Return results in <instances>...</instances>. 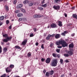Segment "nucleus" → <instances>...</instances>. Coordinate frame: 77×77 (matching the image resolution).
Returning <instances> with one entry per match:
<instances>
[{
    "label": "nucleus",
    "mask_w": 77,
    "mask_h": 77,
    "mask_svg": "<svg viewBox=\"0 0 77 77\" xmlns=\"http://www.w3.org/2000/svg\"><path fill=\"white\" fill-rule=\"evenodd\" d=\"M2 35L4 37V38H5L3 40V42H8V41H9L10 40L12 39V37L11 36H8V35L7 34H4Z\"/></svg>",
    "instance_id": "obj_1"
},
{
    "label": "nucleus",
    "mask_w": 77,
    "mask_h": 77,
    "mask_svg": "<svg viewBox=\"0 0 77 77\" xmlns=\"http://www.w3.org/2000/svg\"><path fill=\"white\" fill-rule=\"evenodd\" d=\"M57 64V59L56 58H54L51 61L50 65L51 66H56Z\"/></svg>",
    "instance_id": "obj_2"
},
{
    "label": "nucleus",
    "mask_w": 77,
    "mask_h": 77,
    "mask_svg": "<svg viewBox=\"0 0 77 77\" xmlns=\"http://www.w3.org/2000/svg\"><path fill=\"white\" fill-rule=\"evenodd\" d=\"M62 46L63 47H68V43H66L64 40H63L62 43Z\"/></svg>",
    "instance_id": "obj_3"
},
{
    "label": "nucleus",
    "mask_w": 77,
    "mask_h": 77,
    "mask_svg": "<svg viewBox=\"0 0 77 77\" xmlns=\"http://www.w3.org/2000/svg\"><path fill=\"white\" fill-rule=\"evenodd\" d=\"M27 42V38L23 40V41L21 43V45H26Z\"/></svg>",
    "instance_id": "obj_4"
},
{
    "label": "nucleus",
    "mask_w": 77,
    "mask_h": 77,
    "mask_svg": "<svg viewBox=\"0 0 77 77\" xmlns=\"http://www.w3.org/2000/svg\"><path fill=\"white\" fill-rule=\"evenodd\" d=\"M60 7L59 5H54L53 7V8L54 9H55V10H57V11H58L60 9Z\"/></svg>",
    "instance_id": "obj_5"
},
{
    "label": "nucleus",
    "mask_w": 77,
    "mask_h": 77,
    "mask_svg": "<svg viewBox=\"0 0 77 77\" xmlns=\"http://www.w3.org/2000/svg\"><path fill=\"white\" fill-rule=\"evenodd\" d=\"M73 49H70V51H68L67 53L69 54V56H72L73 54Z\"/></svg>",
    "instance_id": "obj_6"
},
{
    "label": "nucleus",
    "mask_w": 77,
    "mask_h": 77,
    "mask_svg": "<svg viewBox=\"0 0 77 77\" xmlns=\"http://www.w3.org/2000/svg\"><path fill=\"white\" fill-rule=\"evenodd\" d=\"M63 42V40H59V41H57L56 42V45H62Z\"/></svg>",
    "instance_id": "obj_7"
},
{
    "label": "nucleus",
    "mask_w": 77,
    "mask_h": 77,
    "mask_svg": "<svg viewBox=\"0 0 77 77\" xmlns=\"http://www.w3.org/2000/svg\"><path fill=\"white\" fill-rule=\"evenodd\" d=\"M5 71L7 73L11 72L12 71V69L10 68L9 67H8L6 68Z\"/></svg>",
    "instance_id": "obj_8"
},
{
    "label": "nucleus",
    "mask_w": 77,
    "mask_h": 77,
    "mask_svg": "<svg viewBox=\"0 0 77 77\" xmlns=\"http://www.w3.org/2000/svg\"><path fill=\"white\" fill-rule=\"evenodd\" d=\"M51 26L52 28H56L57 27V25L54 23H53L51 25Z\"/></svg>",
    "instance_id": "obj_9"
},
{
    "label": "nucleus",
    "mask_w": 77,
    "mask_h": 77,
    "mask_svg": "<svg viewBox=\"0 0 77 77\" xmlns=\"http://www.w3.org/2000/svg\"><path fill=\"white\" fill-rule=\"evenodd\" d=\"M45 62L46 63H49L51 62V59L50 58H48L46 59Z\"/></svg>",
    "instance_id": "obj_10"
},
{
    "label": "nucleus",
    "mask_w": 77,
    "mask_h": 77,
    "mask_svg": "<svg viewBox=\"0 0 77 77\" xmlns=\"http://www.w3.org/2000/svg\"><path fill=\"white\" fill-rule=\"evenodd\" d=\"M60 34H57L55 35V38L56 39H59V38L60 37Z\"/></svg>",
    "instance_id": "obj_11"
},
{
    "label": "nucleus",
    "mask_w": 77,
    "mask_h": 77,
    "mask_svg": "<svg viewBox=\"0 0 77 77\" xmlns=\"http://www.w3.org/2000/svg\"><path fill=\"white\" fill-rule=\"evenodd\" d=\"M58 25L60 27H62V22L61 21H58Z\"/></svg>",
    "instance_id": "obj_12"
},
{
    "label": "nucleus",
    "mask_w": 77,
    "mask_h": 77,
    "mask_svg": "<svg viewBox=\"0 0 77 77\" xmlns=\"http://www.w3.org/2000/svg\"><path fill=\"white\" fill-rule=\"evenodd\" d=\"M67 33H68V32L65 31H64L62 33L61 35H62L63 36H65V34H67Z\"/></svg>",
    "instance_id": "obj_13"
},
{
    "label": "nucleus",
    "mask_w": 77,
    "mask_h": 77,
    "mask_svg": "<svg viewBox=\"0 0 77 77\" xmlns=\"http://www.w3.org/2000/svg\"><path fill=\"white\" fill-rule=\"evenodd\" d=\"M23 4H19L17 6V8L19 9V8H22V7H23Z\"/></svg>",
    "instance_id": "obj_14"
},
{
    "label": "nucleus",
    "mask_w": 77,
    "mask_h": 77,
    "mask_svg": "<svg viewBox=\"0 0 77 77\" xmlns=\"http://www.w3.org/2000/svg\"><path fill=\"white\" fill-rule=\"evenodd\" d=\"M69 48H73L74 47V44L73 43H72L69 45Z\"/></svg>",
    "instance_id": "obj_15"
},
{
    "label": "nucleus",
    "mask_w": 77,
    "mask_h": 77,
    "mask_svg": "<svg viewBox=\"0 0 77 77\" xmlns=\"http://www.w3.org/2000/svg\"><path fill=\"white\" fill-rule=\"evenodd\" d=\"M41 15H36L34 16V18H40L41 17Z\"/></svg>",
    "instance_id": "obj_16"
},
{
    "label": "nucleus",
    "mask_w": 77,
    "mask_h": 77,
    "mask_svg": "<svg viewBox=\"0 0 77 77\" xmlns=\"http://www.w3.org/2000/svg\"><path fill=\"white\" fill-rule=\"evenodd\" d=\"M23 14L21 13H19L17 14V17H22L23 16Z\"/></svg>",
    "instance_id": "obj_17"
},
{
    "label": "nucleus",
    "mask_w": 77,
    "mask_h": 77,
    "mask_svg": "<svg viewBox=\"0 0 77 77\" xmlns=\"http://www.w3.org/2000/svg\"><path fill=\"white\" fill-rule=\"evenodd\" d=\"M9 68H11V69H13V68H14V65H12V64H11Z\"/></svg>",
    "instance_id": "obj_18"
},
{
    "label": "nucleus",
    "mask_w": 77,
    "mask_h": 77,
    "mask_svg": "<svg viewBox=\"0 0 77 77\" xmlns=\"http://www.w3.org/2000/svg\"><path fill=\"white\" fill-rule=\"evenodd\" d=\"M54 71H53V70H51L50 71V75H53V74H54Z\"/></svg>",
    "instance_id": "obj_19"
},
{
    "label": "nucleus",
    "mask_w": 77,
    "mask_h": 77,
    "mask_svg": "<svg viewBox=\"0 0 77 77\" xmlns=\"http://www.w3.org/2000/svg\"><path fill=\"white\" fill-rule=\"evenodd\" d=\"M52 55L54 57H57V54L56 53L52 54Z\"/></svg>",
    "instance_id": "obj_20"
},
{
    "label": "nucleus",
    "mask_w": 77,
    "mask_h": 77,
    "mask_svg": "<svg viewBox=\"0 0 77 77\" xmlns=\"http://www.w3.org/2000/svg\"><path fill=\"white\" fill-rule=\"evenodd\" d=\"M29 1L28 0H26V1H24L23 2V3H24V4H27V3H29Z\"/></svg>",
    "instance_id": "obj_21"
},
{
    "label": "nucleus",
    "mask_w": 77,
    "mask_h": 77,
    "mask_svg": "<svg viewBox=\"0 0 77 77\" xmlns=\"http://www.w3.org/2000/svg\"><path fill=\"white\" fill-rule=\"evenodd\" d=\"M5 7L6 11L8 12V11H9V8L8 7V6L7 5H5Z\"/></svg>",
    "instance_id": "obj_22"
},
{
    "label": "nucleus",
    "mask_w": 77,
    "mask_h": 77,
    "mask_svg": "<svg viewBox=\"0 0 77 77\" xmlns=\"http://www.w3.org/2000/svg\"><path fill=\"white\" fill-rule=\"evenodd\" d=\"M45 75L46 77H49V76H50V73L49 72H46L45 74Z\"/></svg>",
    "instance_id": "obj_23"
},
{
    "label": "nucleus",
    "mask_w": 77,
    "mask_h": 77,
    "mask_svg": "<svg viewBox=\"0 0 77 77\" xmlns=\"http://www.w3.org/2000/svg\"><path fill=\"white\" fill-rule=\"evenodd\" d=\"M4 18H5V17L3 16H1L0 17V20L1 21L4 20Z\"/></svg>",
    "instance_id": "obj_24"
},
{
    "label": "nucleus",
    "mask_w": 77,
    "mask_h": 77,
    "mask_svg": "<svg viewBox=\"0 0 77 77\" xmlns=\"http://www.w3.org/2000/svg\"><path fill=\"white\" fill-rule=\"evenodd\" d=\"M60 0H54L55 3H59V2H60Z\"/></svg>",
    "instance_id": "obj_25"
},
{
    "label": "nucleus",
    "mask_w": 77,
    "mask_h": 77,
    "mask_svg": "<svg viewBox=\"0 0 77 77\" xmlns=\"http://www.w3.org/2000/svg\"><path fill=\"white\" fill-rule=\"evenodd\" d=\"M73 17V18H76V19H77V16L76 14H73L72 15Z\"/></svg>",
    "instance_id": "obj_26"
},
{
    "label": "nucleus",
    "mask_w": 77,
    "mask_h": 77,
    "mask_svg": "<svg viewBox=\"0 0 77 77\" xmlns=\"http://www.w3.org/2000/svg\"><path fill=\"white\" fill-rule=\"evenodd\" d=\"M17 3V0H14L13 1V3L14 5H16Z\"/></svg>",
    "instance_id": "obj_27"
},
{
    "label": "nucleus",
    "mask_w": 77,
    "mask_h": 77,
    "mask_svg": "<svg viewBox=\"0 0 77 77\" xmlns=\"http://www.w3.org/2000/svg\"><path fill=\"white\" fill-rule=\"evenodd\" d=\"M31 53H30V52H29L28 53L27 56H28V57H30L31 56Z\"/></svg>",
    "instance_id": "obj_28"
},
{
    "label": "nucleus",
    "mask_w": 77,
    "mask_h": 77,
    "mask_svg": "<svg viewBox=\"0 0 77 77\" xmlns=\"http://www.w3.org/2000/svg\"><path fill=\"white\" fill-rule=\"evenodd\" d=\"M41 6H42V7H43L44 8H46V7H47V4L42 5Z\"/></svg>",
    "instance_id": "obj_29"
},
{
    "label": "nucleus",
    "mask_w": 77,
    "mask_h": 77,
    "mask_svg": "<svg viewBox=\"0 0 77 77\" xmlns=\"http://www.w3.org/2000/svg\"><path fill=\"white\" fill-rule=\"evenodd\" d=\"M3 50H4V52H6L7 50V48H4Z\"/></svg>",
    "instance_id": "obj_30"
},
{
    "label": "nucleus",
    "mask_w": 77,
    "mask_h": 77,
    "mask_svg": "<svg viewBox=\"0 0 77 77\" xmlns=\"http://www.w3.org/2000/svg\"><path fill=\"white\" fill-rule=\"evenodd\" d=\"M60 49H56V51L57 53H59L60 52Z\"/></svg>",
    "instance_id": "obj_31"
},
{
    "label": "nucleus",
    "mask_w": 77,
    "mask_h": 77,
    "mask_svg": "<svg viewBox=\"0 0 77 77\" xmlns=\"http://www.w3.org/2000/svg\"><path fill=\"white\" fill-rule=\"evenodd\" d=\"M15 48H18V49H20V47L18 46H16L15 47Z\"/></svg>",
    "instance_id": "obj_32"
},
{
    "label": "nucleus",
    "mask_w": 77,
    "mask_h": 77,
    "mask_svg": "<svg viewBox=\"0 0 77 77\" xmlns=\"http://www.w3.org/2000/svg\"><path fill=\"white\" fill-rule=\"evenodd\" d=\"M44 44H42L41 45V48H42V49H44Z\"/></svg>",
    "instance_id": "obj_33"
},
{
    "label": "nucleus",
    "mask_w": 77,
    "mask_h": 77,
    "mask_svg": "<svg viewBox=\"0 0 77 77\" xmlns=\"http://www.w3.org/2000/svg\"><path fill=\"white\" fill-rule=\"evenodd\" d=\"M64 56L65 57H68L69 56V55L66 54H64Z\"/></svg>",
    "instance_id": "obj_34"
},
{
    "label": "nucleus",
    "mask_w": 77,
    "mask_h": 77,
    "mask_svg": "<svg viewBox=\"0 0 77 77\" xmlns=\"http://www.w3.org/2000/svg\"><path fill=\"white\" fill-rule=\"evenodd\" d=\"M6 75V74H4L3 75H2L0 77H5Z\"/></svg>",
    "instance_id": "obj_35"
},
{
    "label": "nucleus",
    "mask_w": 77,
    "mask_h": 77,
    "mask_svg": "<svg viewBox=\"0 0 77 77\" xmlns=\"http://www.w3.org/2000/svg\"><path fill=\"white\" fill-rule=\"evenodd\" d=\"M62 46L59 45L57 46V47L58 48H62Z\"/></svg>",
    "instance_id": "obj_36"
},
{
    "label": "nucleus",
    "mask_w": 77,
    "mask_h": 77,
    "mask_svg": "<svg viewBox=\"0 0 77 77\" xmlns=\"http://www.w3.org/2000/svg\"><path fill=\"white\" fill-rule=\"evenodd\" d=\"M29 6H32L33 5V4L32 3H29Z\"/></svg>",
    "instance_id": "obj_37"
},
{
    "label": "nucleus",
    "mask_w": 77,
    "mask_h": 77,
    "mask_svg": "<svg viewBox=\"0 0 77 77\" xmlns=\"http://www.w3.org/2000/svg\"><path fill=\"white\" fill-rule=\"evenodd\" d=\"M63 60L61 59L60 60V63H61V64H63Z\"/></svg>",
    "instance_id": "obj_38"
},
{
    "label": "nucleus",
    "mask_w": 77,
    "mask_h": 77,
    "mask_svg": "<svg viewBox=\"0 0 77 77\" xmlns=\"http://www.w3.org/2000/svg\"><path fill=\"white\" fill-rule=\"evenodd\" d=\"M15 12V14H18V13H19L20 12V11L17 10Z\"/></svg>",
    "instance_id": "obj_39"
},
{
    "label": "nucleus",
    "mask_w": 77,
    "mask_h": 77,
    "mask_svg": "<svg viewBox=\"0 0 77 77\" xmlns=\"http://www.w3.org/2000/svg\"><path fill=\"white\" fill-rule=\"evenodd\" d=\"M2 51V47L0 46V53H1Z\"/></svg>",
    "instance_id": "obj_40"
},
{
    "label": "nucleus",
    "mask_w": 77,
    "mask_h": 77,
    "mask_svg": "<svg viewBox=\"0 0 77 77\" xmlns=\"http://www.w3.org/2000/svg\"><path fill=\"white\" fill-rule=\"evenodd\" d=\"M29 36L30 37H33V36H34V35H33V33H32Z\"/></svg>",
    "instance_id": "obj_41"
},
{
    "label": "nucleus",
    "mask_w": 77,
    "mask_h": 77,
    "mask_svg": "<svg viewBox=\"0 0 77 77\" xmlns=\"http://www.w3.org/2000/svg\"><path fill=\"white\" fill-rule=\"evenodd\" d=\"M23 19L22 18H20L19 19V21H22V20H23Z\"/></svg>",
    "instance_id": "obj_42"
},
{
    "label": "nucleus",
    "mask_w": 77,
    "mask_h": 77,
    "mask_svg": "<svg viewBox=\"0 0 77 77\" xmlns=\"http://www.w3.org/2000/svg\"><path fill=\"white\" fill-rule=\"evenodd\" d=\"M6 23L7 24H8L9 23V21L8 20H7L6 21Z\"/></svg>",
    "instance_id": "obj_43"
},
{
    "label": "nucleus",
    "mask_w": 77,
    "mask_h": 77,
    "mask_svg": "<svg viewBox=\"0 0 77 77\" xmlns=\"http://www.w3.org/2000/svg\"><path fill=\"white\" fill-rule=\"evenodd\" d=\"M39 9H40V11H42V10H43V9H44L42 7L39 8Z\"/></svg>",
    "instance_id": "obj_44"
},
{
    "label": "nucleus",
    "mask_w": 77,
    "mask_h": 77,
    "mask_svg": "<svg viewBox=\"0 0 77 77\" xmlns=\"http://www.w3.org/2000/svg\"><path fill=\"white\" fill-rule=\"evenodd\" d=\"M41 61L42 62H44V58H42L41 59Z\"/></svg>",
    "instance_id": "obj_45"
},
{
    "label": "nucleus",
    "mask_w": 77,
    "mask_h": 77,
    "mask_svg": "<svg viewBox=\"0 0 77 77\" xmlns=\"http://www.w3.org/2000/svg\"><path fill=\"white\" fill-rule=\"evenodd\" d=\"M43 73H44V74H45V72H46V70L44 69L43 71Z\"/></svg>",
    "instance_id": "obj_46"
},
{
    "label": "nucleus",
    "mask_w": 77,
    "mask_h": 77,
    "mask_svg": "<svg viewBox=\"0 0 77 77\" xmlns=\"http://www.w3.org/2000/svg\"><path fill=\"white\" fill-rule=\"evenodd\" d=\"M22 12H26V11H25V10L23 9H22Z\"/></svg>",
    "instance_id": "obj_47"
},
{
    "label": "nucleus",
    "mask_w": 77,
    "mask_h": 77,
    "mask_svg": "<svg viewBox=\"0 0 77 77\" xmlns=\"http://www.w3.org/2000/svg\"><path fill=\"white\" fill-rule=\"evenodd\" d=\"M34 31L35 32H36V28H34Z\"/></svg>",
    "instance_id": "obj_48"
},
{
    "label": "nucleus",
    "mask_w": 77,
    "mask_h": 77,
    "mask_svg": "<svg viewBox=\"0 0 77 77\" xmlns=\"http://www.w3.org/2000/svg\"><path fill=\"white\" fill-rule=\"evenodd\" d=\"M55 36V34H53L52 35H51V37H53Z\"/></svg>",
    "instance_id": "obj_49"
},
{
    "label": "nucleus",
    "mask_w": 77,
    "mask_h": 77,
    "mask_svg": "<svg viewBox=\"0 0 77 77\" xmlns=\"http://www.w3.org/2000/svg\"><path fill=\"white\" fill-rule=\"evenodd\" d=\"M38 44H39V43H38V42H37L35 43V45H36V46H38Z\"/></svg>",
    "instance_id": "obj_50"
},
{
    "label": "nucleus",
    "mask_w": 77,
    "mask_h": 77,
    "mask_svg": "<svg viewBox=\"0 0 77 77\" xmlns=\"http://www.w3.org/2000/svg\"><path fill=\"white\" fill-rule=\"evenodd\" d=\"M57 57L58 58H59V57H60V55L59 54H57Z\"/></svg>",
    "instance_id": "obj_51"
},
{
    "label": "nucleus",
    "mask_w": 77,
    "mask_h": 77,
    "mask_svg": "<svg viewBox=\"0 0 77 77\" xmlns=\"http://www.w3.org/2000/svg\"><path fill=\"white\" fill-rule=\"evenodd\" d=\"M65 62H66V63H68V62H69V61L68 60H65Z\"/></svg>",
    "instance_id": "obj_52"
},
{
    "label": "nucleus",
    "mask_w": 77,
    "mask_h": 77,
    "mask_svg": "<svg viewBox=\"0 0 77 77\" xmlns=\"http://www.w3.org/2000/svg\"><path fill=\"white\" fill-rule=\"evenodd\" d=\"M9 29H12V26H10L9 27Z\"/></svg>",
    "instance_id": "obj_53"
},
{
    "label": "nucleus",
    "mask_w": 77,
    "mask_h": 77,
    "mask_svg": "<svg viewBox=\"0 0 77 77\" xmlns=\"http://www.w3.org/2000/svg\"><path fill=\"white\" fill-rule=\"evenodd\" d=\"M75 35V34L74 33H73L72 34L71 36H74Z\"/></svg>",
    "instance_id": "obj_54"
},
{
    "label": "nucleus",
    "mask_w": 77,
    "mask_h": 77,
    "mask_svg": "<svg viewBox=\"0 0 77 77\" xmlns=\"http://www.w3.org/2000/svg\"><path fill=\"white\" fill-rule=\"evenodd\" d=\"M46 39L48 40V39H50V38L48 36V37L46 38Z\"/></svg>",
    "instance_id": "obj_55"
},
{
    "label": "nucleus",
    "mask_w": 77,
    "mask_h": 77,
    "mask_svg": "<svg viewBox=\"0 0 77 77\" xmlns=\"http://www.w3.org/2000/svg\"><path fill=\"white\" fill-rule=\"evenodd\" d=\"M44 0H43V1H42V4H43L44 3Z\"/></svg>",
    "instance_id": "obj_56"
},
{
    "label": "nucleus",
    "mask_w": 77,
    "mask_h": 77,
    "mask_svg": "<svg viewBox=\"0 0 77 77\" xmlns=\"http://www.w3.org/2000/svg\"><path fill=\"white\" fill-rule=\"evenodd\" d=\"M3 24V23L2 22H0V26H2Z\"/></svg>",
    "instance_id": "obj_57"
},
{
    "label": "nucleus",
    "mask_w": 77,
    "mask_h": 77,
    "mask_svg": "<svg viewBox=\"0 0 77 77\" xmlns=\"http://www.w3.org/2000/svg\"><path fill=\"white\" fill-rule=\"evenodd\" d=\"M53 44H52V43H51V44H50V46L51 47H53Z\"/></svg>",
    "instance_id": "obj_58"
},
{
    "label": "nucleus",
    "mask_w": 77,
    "mask_h": 77,
    "mask_svg": "<svg viewBox=\"0 0 77 77\" xmlns=\"http://www.w3.org/2000/svg\"><path fill=\"white\" fill-rule=\"evenodd\" d=\"M48 36L49 37V38H50V37H51L50 34L48 35Z\"/></svg>",
    "instance_id": "obj_59"
},
{
    "label": "nucleus",
    "mask_w": 77,
    "mask_h": 77,
    "mask_svg": "<svg viewBox=\"0 0 77 77\" xmlns=\"http://www.w3.org/2000/svg\"><path fill=\"white\" fill-rule=\"evenodd\" d=\"M72 9H73L74 10V9H75V7H73L72 8Z\"/></svg>",
    "instance_id": "obj_60"
},
{
    "label": "nucleus",
    "mask_w": 77,
    "mask_h": 77,
    "mask_svg": "<svg viewBox=\"0 0 77 77\" xmlns=\"http://www.w3.org/2000/svg\"><path fill=\"white\" fill-rule=\"evenodd\" d=\"M23 21H24L25 20H26V18H23Z\"/></svg>",
    "instance_id": "obj_61"
},
{
    "label": "nucleus",
    "mask_w": 77,
    "mask_h": 77,
    "mask_svg": "<svg viewBox=\"0 0 77 77\" xmlns=\"http://www.w3.org/2000/svg\"><path fill=\"white\" fill-rule=\"evenodd\" d=\"M65 17H67V14H65Z\"/></svg>",
    "instance_id": "obj_62"
},
{
    "label": "nucleus",
    "mask_w": 77,
    "mask_h": 77,
    "mask_svg": "<svg viewBox=\"0 0 77 77\" xmlns=\"http://www.w3.org/2000/svg\"><path fill=\"white\" fill-rule=\"evenodd\" d=\"M72 75V74L71 73H70V74H69V75Z\"/></svg>",
    "instance_id": "obj_63"
},
{
    "label": "nucleus",
    "mask_w": 77,
    "mask_h": 77,
    "mask_svg": "<svg viewBox=\"0 0 77 77\" xmlns=\"http://www.w3.org/2000/svg\"><path fill=\"white\" fill-rule=\"evenodd\" d=\"M15 77H20L18 75H17V76H16Z\"/></svg>",
    "instance_id": "obj_64"
}]
</instances>
